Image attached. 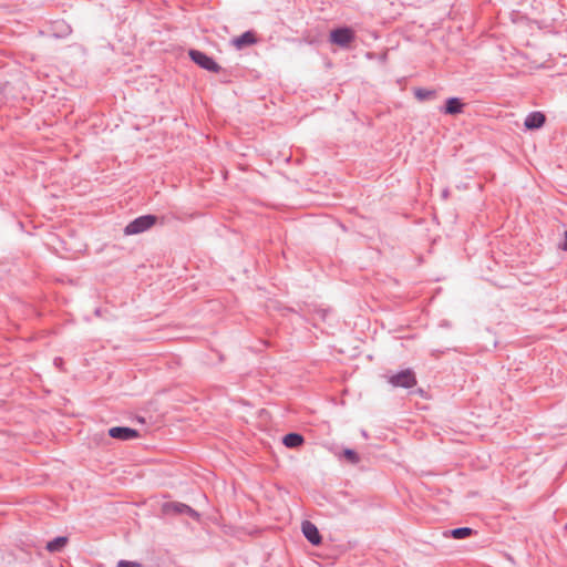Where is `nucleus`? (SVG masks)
<instances>
[{
	"instance_id": "obj_1",
	"label": "nucleus",
	"mask_w": 567,
	"mask_h": 567,
	"mask_svg": "<svg viewBox=\"0 0 567 567\" xmlns=\"http://www.w3.org/2000/svg\"><path fill=\"white\" fill-rule=\"evenodd\" d=\"M155 221H156L155 216H152V215L142 216V217H138L135 220L131 221L125 227L124 231L126 235L140 234L142 231L150 229L155 224Z\"/></svg>"
},
{
	"instance_id": "obj_2",
	"label": "nucleus",
	"mask_w": 567,
	"mask_h": 567,
	"mask_svg": "<svg viewBox=\"0 0 567 567\" xmlns=\"http://www.w3.org/2000/svg\"><path fill=\"white\" fill-rule=\"evenodd\" d=\"M389 383L394 388H412L416 384V378L412 370H403L389 378Z\"/></svg>"
},
{
	"instance_id": "obj_3",
	"label": "nucleus",
	"mask_w": 567,
	"mask_h": 567,
	"mask_svg": "<svg viewBox=\"0 0 567 567\" xmlns=\"http://www.w3.org/2000/svg\"><path fill=\"white\" fill-rule=\"evenodd\" d=\"M189 56L197 65L207 71L218 72L220 69L219 65L213 60V58L208 56L204 52L190 50Z\"/></svg>"
},
{
	"instance_id": "obj_4",
	"label": "nucleus",
	"mask_w": 567,
	"mask_h": 567,
	"mask_svg": "<svg viewBox=\"0 0 567 567\" xmlns=\"http://www.w3.org/2000/svg\"><path fill=\"white\" fill-rule=\"evenodd\" d=\"M354 38V33L350 28H341L331 31L330 41L334 44L346 47L348 45Z\"/></svg>"
},
{
	"instance_id": "obj_5",
	"label": "nucleus",
	"mask_w": 567,
	"mask_h": 567,
	"mask_svg": "<svg viewBox=\"0 0 567 567\" xmlns=\"http://www.w3.org/2000/svg\"><path fill=\"white\" fill-rule=\"evenodd\" d=\"M109 435L120 441H130L138 436V432L126 426H114L109 430Z\"/></svg>"
},
{
	"instance_id": "obj_6",
	"label": "nucleus",
	"mask_w": 567,
	"mask_h": 567,
	"mask_svg": "<svg viewBox=\"0 0 567 567\" xmlns=\"http://www.w3.org/2000/svg\"><path fill=\"white\" fill-rule=\"evenodd\" d=\"M301 530L305 535V537L312 544V545H320L321 544V536L319 534L318 528L309 520H305L301 525Z\"/></svg>"
},
{
	"instance_id": "obj_7",
	"label": "nucleus",
	"mask_w": 567,
	"mask_h": 567,
	"mask_svg": "<svg viewBox=\"0 0 567 567\" xmlns=\"http://www.w3.org/2000/svg\"><path fill=\"white\" fill-rule=\"evenodd\" d=\"M163 511L168 515L194 514V511L189 506L179 502H167L164 504Z\"/></svg>"
},
{
	"instance_id": "obj_8",
	"label": "nucleus",
	"mask_w": 567,
	"mask_h": 567,
	"mask_svg": "<svg viewBox=\"0 0 567 567\" xmlns=\"http://www.w3.org/2000/svg\"><path fill=\"white\" fill-rule=\"evenodd\" d=\"M545 123V115L540 112H533L525 118V127L528 130L539 128Z\"/></svg>"
},
{
	"instance_id": "obj_9",
	"label": "nucleus",
	"mask_w": 567,
	"mask_h": 567,
	"mask_svg": "<svg viewBox=\"0 0 567 567\" xmlns=\"http://www.w3.org/2000/svg\"><path fill=\"white\" fill-rule=\"evenodd\" d=\"M255 42H256L255 34L250 31H247L244 34H241L240 37L233 40V44L237 49H241L246 45L254 44Z\"/></svg>"
},
{
	"instance_id": "obj_10",
	"label": "nucleus",
	"mask_w": 567,
	"mask_h": 567,
	"mask_svg": "<svg viewBox=\"0 0 567 567\" xmlns=\"http://www.w3.org/2000/svg\"><path fill=\"white\" fill-rule=\"evenodd\" d=\"M303 442V436L298 433H289L282 439V443L289 449L299 447Z\"/></svg>"
},
{
	"instance_id": "obj_11",
	"label": "nucleus",
	"mask_w": 567,
	"mask_h": 567,
	"mask_svg": "<svg viewBox=\"0 0 567 567\" xmlns=\"http://www.w3.org/2000/svg\"><path fill=\"white\" fill-rule=\"evenodd\" d=\"M69 543L68 537L60 536L47 544V549L50 553L61 551Z\"/></svg>"
},
{
	"instance_id": "obj_12",
	"label": "nucleus",
	"mask_w": 567,
	"mask_h": 567,
	"mask_svg": "<svg viewBox=\"0 0 567 567\" xmlns=\"http://www.w3.org/2000/svg\"><path fill=\"white\" fill-rule=\"evenodd\" d=\"M463 111V103L457 97H451L446 102L445 112L447 114H458Z\"/></svg>"
},
{
	"instance_id": "obj_13",
	"label": "nucleus",
	"mask_w": 567,
	"mask_h": 567,
	"mask_svg": "<svg viewBox=\"0 0 567 567\" xmlns=\"http://www.w3.org/2000/svg\"><path fill=\"white\" fill-rule=\"evenodd\" d=\"M474 530L470 527L455 528L450 532V535L455 539H463L472 536Z\"/></svg>"
},
{
	"instance_id": "obj_14",
	"label": "nucleus",
	"mask_w": 567,
	"mask_h": 567,
	"mask_svg": "<svg viewBox=\"0 0 567 567\" xmlns=\"http://www.w3.org/2000/svg\"><path fill=\"white\" fill-rule=\"evenodd\" d=\"M343 456L351 463H358L359 462V457L357 455V453L352 450H344L343 451Z\"/></svg>"
},
{
	"instance_id": "obj_15",
	"label": "nucleus",
	"mask_w": 567,
	"mask_h": 567,
	"mask_svg": "<svg viewBox=\"0 0 567 567\" xmlns=\"http://www.w3.org/2000/svg\"><path fill=\"white\" fill-rule=\"evenodd\" d=\"M432 95H433V93L430 92V91H425V90H422V89L415 90V96L419 100H425V99L431 97Z\"/></svg>"
},
{
	"instance_id": "obj_16",
	"label": "nucleus",
	"mask_w": 567,
	"mask_h": 567,
	"mask_svg": "<svg viewBox=\"0 0 567 567\" xmlns=\"http://www.w3.org/2000/svg\"><path fill=\"white\" fill-rule=\"evenodd\" d=\"M117 567H141V564L136 561L120 560Z\"/></svg>"
},
{
	"instance_id": "obj_17",
	"label": "nucleus",
	"mask_w": 567,
	"mask_h": 567,
	"mask_svg": "<svg viewBox=\"0 0 567 567\" xmlns=\"http://www.w3.org/2000/svg\"><path fill=\"white\" fill-rule=\"evenodd\" d=\"M564 243L561 245H559V248L567 251V230L564 233Z\"/></svg>"
}]
</instances>
